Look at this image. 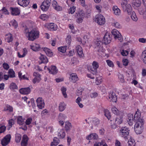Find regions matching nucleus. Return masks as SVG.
I'll use <instances>...</instances> for the list:
<instances>
[{
  "mask_svg": "<svg viewBox=\"0 0 146 146\" xmlns=\"http://www.w3.org/2000/svg\"><path fill=\"white\" fill-rule=\"evenodd\" d=\"M129 128H121L120 130L122 135L125 140L128 139L127 136H129Z\"/></svg>",
  "mask_w": 146,
  "mask_h": 146,
  "instance_id": "nucleus-13",
  "label": "nucleus"
},
{
  "mask_svg": "<svg viewBox=\"0 0 146 146\" xmlns=\"http://www.w3.org/2000/svg\"><path fill=\"white\" fill-rule=\"evenodd\" d=\"M14 124V121L13 119H11L9 120L8 124L9 127H12V125Z\"/></svg>",
  "mask_w": 146,
  "mask_h": 146,
  "instance_id": "nucleus-53",
  "label": "nucleus"
},
{
  "mask_svg": "<svg viewBox=\"0 0 146 146\" xmlns=\"http://www.w3.org/2000/svg\"><path fill=\"white\" fill-rule=\"evenodd\" d=\"M28 29H26V31ZM26 35L28 39L30 40L33 41L34 40L38 37L39 33L35 30L33 29L29 32H25Z\"/></svg>",
  "mask_w": 146,
  "mask_h": 146,
  "instance_id": "nucleus-2",
  "label": "nucleus"
},
{
  "mask_svg": "<svg viewBox=\"0 0 146 146\" xmlns=\"http://www.w3.org/2000/svg\"><path fill=\"white\" fill-rule=\"evenodd\" d=\"M99 67L98 62L95 61H94L92 63V65L90 66L89 70L94 75L96 74L97 72V70Z\"/></svg>",
  "mask_w": 146,
  "mask_h": 146,
  "instance_id": "nucleus-6",
  "label": "nucleus"
},
{
  "mask_svg": "<svg viewBox=\"0 0 146 146\" xmlns=\"http://www.w3.org/2000/svg\"><path fill=\"white\" fill-rule=\"evenodd\" d=\"M32 121V119L31 117L28 118L25 121V123L27 125H29L31 123Z\"/></svg>",
  "mask_w": 146,
  "mask_h": 146,
  "instance_id": "nucleus-58",
  "label": "nucleus"
},
{
  "mask_svg": "<svg viewBox=\"0 0 146 146\" xmlns=\"http://www.w3.org/2000/svg\"><path fill=\"white\" fill-rule=\"evenodd\" d=\"M66 42L68 44V45H69L71 41V36L70 35L68 36L66 38Z\"/></svg>",
  "mask_w": 146,
  "mask_h": 146,
  "instance_id": "nucleus-52",
  "label": "nucleus"
},
{
  "mask_svg": "<svg viewBox=\"0 0 146 146\" xmlns=\"http://www.w3.org/2000/svg\"><path fill=\"white\" fill-rule=\"evenodd\" d=\"M76 10V7L74 6L72 7H70L68 11V12L69 13H71V14H72Z\"/></svg>",
  "mask_w": 146,
  "mask_h": 146,
  "instance_id": "nucleus-50",
  "label": "nucleus"
},
{
  "mask_svg": "<svg viewBox=\"0 0 146 146\" xmlns=\"http://www.w3.org/2000/svg\"><path fill=\"white\" fill-rule=\"evenodd\" d=\"M95 21L100 25H104L105 22V19L103 16L101 14L98 15L96 16Z\"/></svg>",
  "mask_w": 146,
  "mask_h": 146,
  "instance_id": "nucleus-7",
  "label": "nucleus"
},
{
  "mask_svg": "<svg viewBox=\"0 0 146 146\" xmlns=\"http://www.w3.org/2000/svg\"><path fill=\"white\" fill-rule=\"evenodd\" d=\"M71 123L68 121H66L65 123V128H70L72 127Z\"/></svg>",
  "mask_w": 146,
  "mask_h": 146,
  "instance_id": "nucleus-62",
  "label": "nucleus"
},
{
  "mask_svg": "<svg viewBox=\"0 0 146 146\" xmlns=\"http://www.w3.org/2000/svg\"><path fill=\"white\" fill-rule=\"evenodd\" d=\"M66 105L64 102L60 103L59 106V110L60 111H64Z\"/></svg>",
  "mask_w": 146,
  "mask_h": 146,
  "instance_id": "nucleus-39",
  "label": "nucleus"
},
{
  "mask_svg": "<svg viewBox=\"0 0 146 146\" xmlns=\"http://www.w3.org/2000/svg\"><path fill=\"white\" fill-rule=\"evenodd\" d=\"M39 58L40 60L41 61L42 63H46L48 61L47 57L45 56L42 54H41V55Z\"/></svg>",
  "mask_w": 146,
  "mask_h": 146,
  "instance_id": "nucleus-35",
  "label": "nucleus"
},
{
  "mask_svg": "<svg viewBox=\"0 0 146 146\" xmlns=\"http://www.w3.org/2000/svg\"><path fill=\"white\" fill-rule=\"evenodd\" d=\"M60 140L57 137H54L53 141L51 143V146H56L59 143Z\"/></svg>",
  "mask_w": 146,
  "mask_h": 146,
  "instance_id": "nucleus-33",
  "label": "nucleus"
},
{
  "mask_svg": "<svg viewBox=\"0 0 146 146\" xmlns=\"http://www.w3.org/2000/svg\"><path fill=\"white\" fill-rule=\"evenodd\" d=\"M109 98L110 99V102H115L117 100V97L115 93L112 92H111L109 93Z\"/></svg>",
  "mask_w": 146,
  "mask_h": 146,
  "instance_id": "nucleus-16",
  "label": "nucleus"
},
{
  "mask_svg": "<svg viewBox=\"0 0 146 146\" xmlns=\"http://www.w3.org/2000/svg\"><path fill=\"white\" fill-rule=\"evenodd\" d=\"M37 106L40 109H42L44 107L45 103L44 100L42 98L39 97L36 100Z\"/></svg>",
  "mask_w": 146,
  "mask_h": 146,
  "instance_id": "nucleus-12",
  "label": "nucleus"
},
{
  "mask_svg": "<svg viewBox=\"0 0 146 146\" xmlns=\"http://www.w3.org/2000/svg\"><path fill=\"white\" fill-rule=\"evenodd\" d=\"M11 14L13 15H19L20 13L19 9L17 8H11Z\"/></svg>",
  "mask_w": 146,
  "mask_h": 146,
  "instance_id": "nucleus-27",
  "label": "nucleus"
},
{
  "mask_svg": "<svg viewBox=\"0 0 146 146\" xmlns=\"http://www.w3.org/2000/svg\"><path fill=\"white\" fill-rule=\"evenodd\" d=\"M30 92L31 90L29 87L21 88L19 90V92L20 93L24 94H28Z\"/></svg>",
  "mask_w": 146,
  "mask_h": 146,
  "instance_id": "nucleus-24",
  "label": "nucleus"
},
{
  "mask_svg": "<svg viewBox=\"0 0 146 146\" xmlns=\"http://www.w3.org/2000/svg\"><path fill=\"white\" fill-rule=\"evenodd\" d=\"M140 116L141 114L139 112L137 111L135 113L133 118V121L136 122L134 128H141L143 126L144 120L140 118Z\"/></svg>",
  "mask_w": 146,
  "mask_h": 146,
  "instance_id": "nucleus-1",
  "label": "nucleus"
},
{
  "mask_svg": "<svg viewBox=\"0 0 146 146\" xmlns=\"http://www.w3.org/2000/svg\"><path fill=\"white\" fill-rule=\"evenodd\" d=\"M33 76H35V78L33 80V82L34 84L38 83L41 79L40 75L36 72H34Z\"/></svg>",
  "mask_w": 146,
  "mask_h": 146,
  "instance_id": "nucleus-21",
  "label": "nucleus"
},
{
  "mask_svg": "<svg viewBox=\"0 0 146 146\" xmlns=\"http://www.w3.org/2000/svg\"><path fill=\"white\" fill-rule=\"evenodd\" d=\"M106 62L108 65L110 67H113V64L112 61L110 60H106Z\"/></svg>",
  "mask_w": 146,
  "mask_h": 146,
  "instance_id": "nucleus-59",
  "label": "nucleus"
},
{
  "mask_svg": "<svg viewBox=\"0 0 146 146\" xmlns=\"http://www.w3.org/2000/svg\"><path fill=\"white\" fill-rule=\"evenodd\" d=\"M21 135L19 134L16 133L15 135V141L17 143H19L20 142L21 139Z\"/></svg>",
  "mask_w": 146,
  "mask_h": 146,
  "instance_id": "nucleus-37",
  "label": "nucleus"
},
{
  "mask_svg": "<svg viewBox=\"0 0 146 146\" xmlns=\"http://www.w3.org/2000/svg\"><path fill=\"white\" fill-rule=\"evenodd\" d=\"M111 33L115 39H117L120 42L122 41L123 39L121 34L116 29H113L111 31Z\"/></svg>",
  "mask_w": 146,
  "mask_h": 146,
  "instance_id": "nucleus-8",
  "label": "nucleus"
},
{
  "mask_svg": "<svg viewBox=\"0 0 146 146\" xmlns=\"http://www.w3.org/2000/svg\"><path fill=\"white\" fill-rule=\"evenodd\" d=\"M9 87L10 89L12 90L17 89V86L16 84L15 83L13 82H12L10 84Z\"/></svg>",
  "mask_w": 146,
  "mask_h": 146,
  "instance_id": "nucleus-46",
  "label": "nucleus"
},
{
  "mask_svg": "<svg viewBox=\"0 0 146 146\" xmlns=\"http://www.w3.org/2000/svg\"><path fill=\"white\" fill-rule=\"evenodd\" d=\"M102 42L99 40H97L95 42V45L96 48L99 52H103V49L102 47Z\"/></svg>",
  "mask_w": 146,
  "mask_h": 146,
  "instance_id": "nucleus-14",
  "label": "nucleus"
},
{
  "mask_svg": "<svg viewBox=\"0 0 146 146\" xmlns=\"http://www.w3.org/2000/svg\"><path fill=\"white\" fill-rule=\"evenodd\" d=\"M11 23H12L13 26H14L15 28H16L17 26V22L15 20L12 21Z\"/></svg>",
  "mask_w": 146,
  "mask_h": 146,
  "instance_id": "nucleus-61",
  "label": "nucleus"
},
{
  "mask_svg": "<svg viewBox=\"0 0 146 146\" xmlns=\"http://www.w3.org/2000/svg\"><path fill=\"white\" fill-rule=\"evenodd\" d=\"M28 140L29 138L27 136L26 134L24 135L23 136L21 143V146H27Z\"/></svg>",
  "mask_w": 146,
  "mask_h": 146,
  "instance_id": "nucleus-17",
  "label": "nucleus"
},
{
  "mask_svg": "<svg viewBox=\"0 0 146 146\" xmlns=\"http://www.w3.org/2000/svg\"><path fill=\"white\" fill-rule=\"evenodd\" d=\"M47 69L50 74H56L58 71V70L56 66H51L50 68H48Z\"/></svg>",
  "mask_w": 146,
  "mask_h": 146,
  "instance_id": "nucleus-23",
  "label": "nucleus"
},
{
  "mask_svg": "<svg viewBox=\"0 0 146 146\" xmlns=\"http://www.w3.org/2000/svg\"><path fill=\"white\" fill-rule=\"evenodd\" d=\"M25 119L23 118L22 116H19L17 118V123L20 125H22L24 124L25 123Z\"/></svg>",
  "mask_w": 146,
  "mask_h": 146,
  "instance_id": "nucleus-34",
  "label": "nucleus"
},
{
  "mask_svg": "<svg viewBox=\"0 0 146 146\" xmlns=\"http://www.w3.org/2000/svg\"><path fill=\"white\" fill-rule=\"evenodd\" d=\"M86 121L87 122L89 121H90V123L92 124L93 126L92 127H96V125L99 124V120L96 118H93L90 119L88 118L87 119H86Z\"/></svg>",
  "mask_w": 146,
  "mask_h": 146,
  "instance_id": "nucleus-11",
  "label": "nucleus"
},
{
  "mask_svg": "<svg viewBox=\"0 0 146 146\" xmlns=\"http://www.w3.org/2000/svg\"><path fill=\"white\" fill-rule=\"evenodd\" d=\"M131 14V19L134 21H136L138 20L135 13L134 11L132 12Z\"/></svg>",
  "mask_w": 146,
  "mask_h": 146,
  "instance_id": "nucleus-42",
  "label": "nucleus"
},
{
  "mask_svg": "<svg viewBox=\"0 0 146 146\" xmlns=\"http://www.w3.org/2000/svg\"><path fill=\"white\" fill-rule=\"evenodd\" d=\"M104 144V142L102 141L100 142L96 143L94 146H102Z\"/></svg>",
  "mask_w": 146,
  "mask_h": 146,
  "instance_id": "nucleus-64",
  "label": "nucleus"
},
{
  "mask_svg": "<svg viewBox=\"0 0 146 146\" xmlns=\"http://www.w3.org/2000/svg\"><path fill=\"white\" fill-rule=\"evenodd\" d=\"M11 139V135L10 134L7 135L1 141L2 145L5 146L9 143Z\"/></svg>",
  "mask_w": 146,
  "mask_h": 146,
  "instance_id": "nucleus-10",
  "label": "nucleus"
},
{
  "mask_svg": "<svg viewBox=\"0 0 146 146\" xmlns=\"http://www.w3.org/2000/svg\"><path fill=\"white\" fill-rule=\"evenodd\" d=\"M52 5L53 8L58 11H60L62 10V7L58 5L57 2L55 1H53Z\"/></svg>",
  "mask_w": 146,
  "mask_h": 146,
  "instance_id": "nucleus-25",
  "label": "nucleus"
},
{
  "mask_svg": "<svg viewBox=\"0 0 146 146\" xmlns=\"http://www.w3.org/2000/svg\"><path fill=\"white\" fill-rule=\"evenodd\" d=\"M134 130L137 134H140L143 131V128H134Z\"/></svg>",
  "mask_w": 146,
  "mask_h": 146,
  "instance_id": "nucleus-47",
  "label": "nucleus"
},
{
  "mask_svg": "<svg viewBox=\"0 0 146 146\" xmlns=\"http://www.w3.org/2000/svg\"><path fill=\"white\" fill-rule=\"evenodd\" d=\"M69 78L70 80L73 83L76 82L79 80L78 76L76 73L71 74H70Z\"/></svg>",
  "mask_w": 146,
  "mask_h": 146,
  "instance_id": "nucleus-18",
  "label": "nucleus"
},
{
  "mask_svg": "<svg viewBox=\"0 0 146 146\" xmlns=\"http://www.w3.org/2000/svg\"><path fill=\"white\" fill-rule=\"evenodd\" d=\"M111 35L110 34L107 32L105 34L103 39L102 40V43L105 44H108L110 43L111 40Z\"/></svg>",
  "mask_w": 146,
  "mask_h": 146,
  "instance_id": "nucleus-9",
  "label": "nucleus"
},
{
  "mask_svg": "<svg viewBox=\"0 0 146 146\" xmlns=\"http://www.w3.org/2000/svg\"><path fill=\"white\" fill-rule=\"evenodd\" d=\"M3 67L4 69L7 70L9 68V66L8 64L6 63H4L3 64Z\"/></svg>",
  "mask_w": 146,
  "mask_h": 146,
  "instance_id": "nucleus-63",
  "label": "nucleus"
},
{
  "mask_svg": "<svg viewBox=\"0 0 146 146\" xmlns=\"http://www.w3.org/2000/svg\"><path fill=\"white\" fill-rule=\"evenodd\" d=\"M118 78L119 79L120 81L122 82H124V77L123 74H119L118 75Z\"/></svg>",
  "mask_w": 146,
  "mask_h": 146,
  "instance_id": "nucleus-55",
  "label": "nucleus"
},
{
  "mask_svg": "<svg viewBox=\"0 0 146 146\" xmlns=\"http://www.w3.org/2000/svg\"><path fill=\"white\" fill-rule=\"evenodd\" d=\"M76 50L80 57H83L84 56V54L83 53L82 48L80 46H77L76 47Z\"/></svg>",
  "mask_w": 146,
  "mask_h": 146,
  "instance_id": "nucleus-20",
  "label": "nucleus"
},
{
  "mask_svg": "<svg viewBox=\"0 0 146 146\" xmlns=\"http://www.w3.org/2000/svg\"><path fill=\"white\" fill-rule=\"evenodd\" d=\"M98 95V93L95 92L91 93L90 96L92 98H94L97 97Z\"/></svg>",
  "mask_w": 146,
  "mask_h": 146,
  "instance_id": "nucleus-60",
  "label": "nucleus"
},
{
  "mask_svg": "<svg viewBox=\"0 0 146 146\" xmlns=\"http://www.w3.org/2000/svg\"><path fill=\"white\" fill-rule=\"evenodd\" d=\"M129 53V52L128 51L126 50H124L123 49L121 52V55L123 56H127Z\"/></svg>",
  "mask_w": 146,
  "mask_h": 146,
  "instance_id": "nucleus-56",
  "label": "nucleus"
},
{
  "mask_svg": "<svg viewBox=\"0 0 146 146\" xmlns=\"http://www.w3.org/2000/svg\"><path fill=\"white\" fill-rule=\"evenodd\" d=\"M135 143L134 139L130 138L128 141V146H135Z\"/></svg>",
  "mask_w": 146,
  "mask_h": 146,
  "instance_id": "nucleus-41",
  "label": "nucleus"
},
{
  "mask_svg": "<svg viewBox=\"0 0 146 146\" xmlns=\"http://www.w3.org/2000/svg\"><path fill=\"white\" fill-rule=\"evenodd\" d=\"M9 75L10 77L13 78L15 77V72L13 70L11 69H10L9 70Z\"/></svg>",
  "mask_w": 146,
  "mask_h": 146,
  "instance_id": "nucleus-45",
  "label": "nucleus"
},
{
  "mask_svg": "<svg viewBox=\"0 0 146 146\" xmlns=\"http://www.w3.org/2000/svg\"><path fill=\"white\" fill-rule=\"evenodd\" d=\"M48 18V16L46 14H42L40 16V18L44 21L47 19Z\"/></svg>",
  "mask_w": 146,
  "mask_h": 146,
  "instance_id": "nucleus-54",
  "label": "nucleus"
},
{
  "mask_svg": "<svg viewBox=\"0 0 146 146\" xmlns=\"http://www.w3.org/2000/svg\"><path fill=\"white\" fill-rule=\"evenodd\" d=\"M59 131L58 132L57 135L58 137L60 139H63L65 136L66 133L64 129L63 128L58 129Z\"/></svg>",
  "mask_w": 146,
  "mask_h": 146,
  "instance_id": "nucleus-22",
  "label": "nucleus"
},
{
  "mask_svg": "<svg viewBox=\"0 0 146 146\" xmlns=\"http://www.w3.org/2000/svg\"><path fill=\"white\" fill-rule=\"evenodd\" d=\"M98 135L95 133H91L86 137V139L88 140L96 139H98Z\"/></svg>",
  "mask_w": 146,
  "mask_h": 146,
  "instance_id": "nucleus-26",
  "label": "nucleus"
},
{
  "mask_svg": "<svg viewBox=\"0 0 146 146\" xmlns=\"http://www.w3.org/2000/svg\"><path fill=\"white\" fill-rule=\"evenodd\" d=\"M133 114H128V115L127 122L128 124L130 125H132L133 124Z\"/></svg>",
  "mask_w": 146,
  "mask_h": 146,
  "instance_id": "nucleus-29",
  "label": "nucleus"
},
{
  "mask_svg": "<svg viewBox=\"0 0 146 146\" xmlns=\"http://www.w3.org/2000/svg\"><path fill=\"white\" fill-rule=\"evenodd\" d=\"M77 62V61L76 58H73L71 59V62L70 63V65H74V64H76Z\"/></svg>",
  "mask_w": 146,
  "mask_h": 146,
  "instance_id": "nucleus-57",
  "label": "nucleus"
},
{
  "mask_svg": "<svg viewBox=\"0 0 146 146\" xmlns=\"http://www.w3.org/2000/svg\"><path fill=\"white\" fill-rule=\"evenodd\" d=\"M113 13L116 15H119L121 14V11L117 6H114L113 7Z\"/></svg>",
  "mask_w": 146,
  "mask_h": 146,
  "instance_id": "nucleus-30",
  "label": "nucleus"
},
{
  "mask_svg": "<svg viewBox=\"0 0 146 146\" xmlns=\"http://www.w3.org/2000/svg\"><path fill=\"white\" fill-rule=\"evenodd\" d=\"M112 111L113 113L116 115H118L119 114V112L118 110L117 109L113 107L112 108Z\"/></svg>",
  "mask_w": 146,
  "mask_h": 146,
  "instance_id": "nucleus-51",
  "label": "nucleus"
},
{
  "mask_svg": "<svg viewBox=\"0 0 146 146\" xmlns=\"http://www.w3.org/2000/svg\"><path fill=\"white\" fill-rule=\"evenodd\" d=\"M29 0H18V3L19 5L23 7H26L29 4Z\"/></svg>",
  "mask_w": 146,
  "mask_h": 146,
  "instance_id": "nucleus-19",
  "label": "nucleus"
},
{
  "mask_svg": "<svg viewBox=\"0 0 146 146\" xmlns=\"http://www.w3.org/2000/svg\"><path fill=\"white\" fill-rule=\"evenodd\" d=\"M58 51L62 53H64L66 50V46L61 47L58 48Z\"/></svg>",
  "mask_w": 146,
  "mask_h": 146,
  "instance_id": "nucleus-49",
  "label": "nucleus"
},
{
  "mask_svg": "<svg viewBox=\"0 0 146 146\" xmlns=\"http://www.w3.org/2000/svg\"><path fill=\"white\" fill-rule=\"evenodd\" d=\"M105 115L107 117L108 119H110L111 117V115L110 112L107 110L106 109L104 110Z\"/></svg>",
  "mask_w": 146,
  "mask_h": 146,
  "instance_id": "nucleus-40",
  "label": "nucleus"
},
{
  "mask_svg": "<svg viewBox=\"0 0 146 146\" xmlns=\"http://www.w3.org/2000/svg\"><path fill=\"white\" fill-rule=\"evenodd\" d=\"M51 0H44L40 6L42 10L43 11L48 10L51 4Z\"/></svg>",
  "mask_w": 146,
  "mask_h": 146,
  "instance_id": "nucleus-4",
  "label": "nucleus"
},
{
  "mask_svg": "<svg viewBox=\"0 0 146 146\" xmlns=\"http://www.w3.org/2000/svg\"><path fill=\"white\" fill-rule=\"evenodd\" d=\"M31 48L33 50L35 51L39 50L40 49L39 45L35 43L31 45Z\"/></svg>",
  "mask_w": 146,
  "mask_h": 146,
  "instance_id": "nucleus-31",
  "label": "nucleus"
},
{
  "mask_svg": "<svg viewBox=\"0 0 146 146\" xmlns=\"http://www.w3.org/2000/svg\"><path fill=\"white\" fill-rule=\"evenodd\" d=\"M141 4V2L140 0H134L133 3V5L137 7H139Z\"/></svg>",
  "mask_w": 146,
  "mask_h": 146,
  "instance_id": "nucleus-38",
  "label": "nucleus"
},
{
  "mask_svg": "<svg viewBox=\"0 0 146 146\" xmlns=\"http://www.w3.org/2000/svg\"><path fill=\"white\" fill-rule=\"evenodd\" d=\"M47 28L49 30L54 31L57 29V26L56 25L51 23L48 25Z\"/></svg>",
  "mask_w": 146,
  "mask_h": 146,
  "instance_id": "nucleus-28",
  "label": "nucleus"
},
{
  "mask_svg": "<svg viewBox=\"0 0 146 146\" xmlns=\"http://www.w3.org/2000/svg\"><path fill=\"white\" fill-rule=\"evenodd\" d=\"M121 6L124 12H127L129 15H131L132 9L130 4H127L126 3H122Z\"/></svg>",
  "mask_w": 146,
  "mask_h": 146,
  "instance_id": "nucleus-3",
  "label": "nucleus"
},
{
  "mask_svg": "<svg viewBox=\"0 0 146 146\" xmlns=\"http://www.w3.org/2000/svg\"><path fill=\"white\" fill-rule=\"evenodd\" d=\"M84 15V12L82 11H78L76 13L75 17L77 19L76 22L78 23H81L83 21Z\"/></svg>",
  "mask_w": 146,
  "mask_h": 146,
  "instance_id": "nucleus-5",
  "label": "nucleus"
},
{
  "mask_svg": "<svg viewBox=\"0 0 146 146\" xmlns=\"http://www.w3.org/2000/svg\"><path fill=\"white\" fill-rule=\"evenodd\" d=\"M43 51H44L46 54L48 56L51 57L53 55L52 52L49 49L47 48H42Z\"/></svg>",
  "mask_w": 146,
  "mask_h": 146,
  "instance_id": "nucleus-32",
  "label": "nucleus"
},
{
  "mask_svg": "<svg viewBox=\"0 0 146 146\" xmlns=\"http://www.w3.org/2000/svg\"><path fill=\"white\" fill-rule=\"evenodd\" d=\"M137 10L139 13L140 15H143V18L146 19V7H141L139 8Z\"/></svg>",
  "mask_w": 146,
  "mask_h": 146,
  "instance_id": "nucleus-15",
  "label": "nucleus"
},
{
  "mask_svg": "<svg viewBox=\"0 0 146 146\" xmlns=\"http://www.w3.org/2000/svg\"><path fill=\"white\" fill-rule=\"evenodd\" d=\"M122 118L121 117H117L115 119V123L117 124H120L122 122Z\"/></svg>",
  "mask_w": 146,
  "mask_h": 146,
  "instance_id": "nucleus-48",
  "label": "nucleus"
},
{
  "mask_svg": "<svg viewBox=\"0 0 146 146\" xmlns=\"http://www.w3.org/2000/svg\"><path fill=\"white\" fill-rule=\"evenodd\" d=\"M141 59L143 62L146 64V50L143 51L142 52Z\"/></svg>",
  "mask_w": 146,
  "mask_h": 146,
  "instance_id": "nucleus-36",
  "label": "nucleus"
},
{
  "mask_svg": "<svg viewBox=\"0 0 146 146\" xmlns=\"http://www.w3.org/2000/svg\"><path fill=\"white\" fill-rule=\"evenodd\" d=\"M4 110L10 112H12L13 111V108L10 105H7L5 108Z\"/></svg>",
  "mask_w": 146,
  "mask_h": 146,
  "instance_id": "nucleus-44",
  "label": "nucleus"
},
{
  "mask_svg": "<svg viewBox=\"0 0 146 146\" xmlns=\"http://www.w3.org/2000/svg\"><path fill=\"white\" fill-rule=\"evenodd\" d=\"M112 25L117 28H121V27L119 23L117 21H115L114 23H112Z\"/></svg>",
  "mask_w": 146,
  "mask_h": 146,
  "instance_id": "nucleus-43",
  "label": "nucleus"
}]
</instances>
